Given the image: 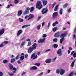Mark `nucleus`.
<instances>
[{
  "instance_id": "f257e3e1",
  "label": "nucleus",
  "mask_w": 76,
  "mask_h": 76,
  "mask_svg": "<svg viewBox=\"0 0 76 76\" xmlns=\"http://www.w3.org/2000/svg\"><path fill=\"white\" fill-rule=\"evenodd\" d=\"M37 47V44L36 43L33 44L32 47H31L28 48V53H31V52H32L33 50L36 49Z\"/></svg>"
},
{
  "instance_id": "f03ea898",
  "label": "nucleus",
  "mask_w": 76,
  "mask_h": 76,
  "mask_svg": "<svg viewBox=\"0 0 76 76\" xmlns=\"http://www.w3.org/2000/svg\"><path fill=\"white\" fill-rule=\"evenodd\" d=\"M68 34L67 32L66 31L64 34H62L60 36V38L61 39L60 40V42L61 44L63 42V41L64 40V37L66 35H67Z\"/></svg>"
},
{
  "instance_id": "7ed1b4c3",
  "label": "nucleus",
  "mask_w": 76,
  "mask_h": 76,
  "mask_svg": "<svg viewBox=\"0 0 76 76\" xmlns=\"http://www.w3.org/2000/svg\"><path fill=\"white\" fill-rule=\"evenodd\" d=\"M36 8H38L39 10H41L42 7V5H41V2L40 1H38L37 2L36 5Z\"/></svg>"
},
{
  "instance_id": "20e7f679",
  "label": "nucleus",
  "mask_w": 76,
  "mask_h": 76,
  "mask_svg": "<svg viewBox=\"0 0 76 76\" xmlns=\"http://www.w3.org/2000/svg\"><path fill=\"white\" fill-rule=\"evenodd\" d=\"M57 14L58 13L57 12H54L53 14V17L52 18V19H54V18H56L57 16Z\"/></svg>"
},
{
  "instance_id": "39448f33",
  "label": "nucleus",
  "mask_w": 76,
  "mask_h": 76,
  "mask_svg": "<svg viewBox=\"0 0 76 76\" xmlns=\"http://www.w3.org/2000/svg\"><path fill=\"white\" fill-rule=\"evenodd\" d=\"M48 12V10L47 8H44L43 9L42 11V14H44V13H46Z\"/></svg>"
},
{
  "instance_id": "423d86ee",
  "label": "nucleus",
  "mask_w": 76,
  "mask_h": 76,
  "mask_svg": "<svg viewBox=\"0 0 76 76\" xmlns=\"http://www.w3.org/2000/svg\"><path fill=\"white\" fill-rule=\"evenodd\" d=\"M60 71L61 75H63L65 72V70L62 69H60Z\"/></svg>"
},
{
  "instance_id": "0eeeda50",
  "label": "nucleus",
  "mask_w": 76,
  "mask_h": 76,
  "mask_svg": "<svg viewBox=\"0 0 76 76\" xmlns=\"http://www.w3.org/2000/svg\"><path fill=\"white\" fill-rule=\"evenodd\" d=\"M61 34V32H58L57 33H56L55 34V37H58L60 36V35Z\"/></svg>"
},
{
  "instance_id": "6e6552de",
  "label": "nucleus",
  "mask_w": 76,
  "mask_h": 76,
  "mask_svg": "<svg viewBox=\"0 0 76 76\" xmlns=\"http://www.w3.org/2000/svg\"><path fill=\"white\" fill-rule=\"evenodd\" d=\"M57 53L59 54V56H61L62 55V53H61V49H59L57 52Z\"/></svg>"
},
{
  "instance_id": "1a4fd4ad",
  "label": "nucleus",
  "mask_w": 76,
  "mask_h": 76,
  "mask_svg": "<svg viewBox=\"0 0 76 76\" xmlns=\"http://www.w3.org/2000/svg\"><path fill=\"white\" fill-rule=\"evenodd\" d=\"M34 17V16L32 14H30L28 16V20H30V19H32Z\"/></svg>"
},
{
  "instance_id": "9d476101",
  "label": "nucleus",
  "mask_w": 76,
  "mask_h": 76,
  "mask_svg": "<svg viewBox=\"0 0 76 76\" xmlns=\"http://www.w3.org/2000/svg\"><path fill=\"white\" fill-rule=\"evenodd\" d=\"M37 57V56L36 55L35 56V54L34 53H33L31 56V58H33V60H35V58H36Z\"/></svg>"
},
{
  "instance_id": "9b49d317",
  "label": "nucleus",
  "mask_w": 76,
  "mask_h": 76,
  "mask_svg": "<svg viewBox=\"0 0 76 76\" xmlns=\"http://www.w3.org/2000/svg\"><path fill=\"white\" fill-rule=\"evenodd\" d=\"M23 32V30H19L18 31V32L17 34V36H19V35H20V34H21Z\"/></svg>"
},
{
  "instance_id": "f8f14e48",
  "label": "nucleus",
  "mask_w": 76,
  "mask_h": 76,
  "mask_svg": "<svg viewBox=\"0 0 76 76\" xmlns=\"http://www.w3.org/2000/svg\"><path fill=\"white\" fill-rule=\"evenodd\" d=\"M45 38L42 39H40L38 41V42L43 43L45 42Z\"/></svg>"
},
{
  "instance_id": "ddd939ff",
  "label": "nucleus",
  "mask_w": 76,
  "mask_h": 76,
  "mask_svg": "<svg viewBox=\"0 0 76 76\" xmlns=\"http://www.w3.org/2000/svg\"><path fill=\"white\" fill-rule=\"evenodd\" d=\"M45 61L46 63H50L51 62V59L49 58L47 59Z\"/></svg>"
},
{
  "instance_id": "4468645a",
  "label": "nucleus",
  "mask_w": 76,
  "mask_h": 76,
  "mask_svg": "<svg viewBox=\"0 0 76 76\" xmlns=\"http://www.w3.org/2000/svg\"><path fill=\"white\" fill-rule=\"evenodd\" d=\"M22 13V10L19 11L18 12V16H20Z\"/></svg>"
},
{
  "instance_id": "2eb2a0df",
  "label": "nucleus",
  "mask_w": 76,
  "mask_h": 76,
  "mask_svg": "<svg viewBox=\"0 0 76 76\" xmlns=\"http://www.w3.org/2000/svg\"><path fill=\"white\" fill-rule=\"evenodd\" d=\"M73 56L74 58H75L76 57V53L75 52V51H73L71 52V55H73Z\"/></svg>"
},
{
  "instance_id": "dca6fc26",
  "label": "nucleus",
  "mask_w": 76,
  "mask_h": 76,
  "mask_svg": "<svg viewBox=\"0 0 76 76\" xmlns=\"http://www.w3.org/2000/svg\"><path fill=\"white\" fill-rule=\"evenodd\" d=\"M4 32V29H2L0 30V35H3Z\"/></svg>"
},
{
  "instance_id": "f3484780",
  "label": "nucleus",
  "mask_w": 76,
  "mask_h": 76,
  "mask_svg": "<svg viewBox=\"0 0 76 76\" xmlns=\"http://www.w3.org/2000/svg\"><path fill=\"white\" fill-rule=\"evenodd\" d=\"M31 26V24L26 25L22 26V28H23V29L24 28H27V27H28V26Z\"/></svg>"
},
{
  "instance_id": "a211bd4d",
  "label": "nucleus",
  "mask_w": 76,
  "mask_h": 76,
  "mask_svg": "<svg viewBox=\"0 0 76 76\" xmlns=\"http://www.w3.org/2000/svg\"><path fill=\"white\" fill-rule=\"evenodd\" d=\"M37 69V67L35 66L31 67L30 68V70H36Z\"/></svg>"
},
{
  "instance_id": "6ab92c4d",
  "label": "nucleus",
  "mask_w": 76,
  "mask_h": 76,
  "mask_svg": "<svg viewBox=\"0 0 76 76\" xmlns=\"http://www.w3.org/2000/svg\"><path fill=\"white\" fill-rule=\"evenodd\" d=\"M59 14L60 15H63V9L62 8H61L59 12Z\"/></svg>"
},
{
  "instance_id": "aec40b11",
  "label": "nucleus",
  "mask_w": 76,
  "mask_h": 76,
  "mask_svg": "<svg viewBox=\"0 0 76 76\" xmlns=\"http://www.w3.org/2000/svg\"><path fill=\"white\" fill-rule=\"evenodd\" d=\"M9 66L10 70H12L13 68V66L11 64H9Z\"/></svg>"
},
{
  "instance_id": "412c9836",
  "label": "nucleus",
  "mask_w": 76,
  "mask_h": 76,
  "mask_svg": "<svg viewBox=\"0 0 76 76\" xmlns=\"http://www.w3.org/2000/svg\"><path fill=\"white\" fill-rule=\"evenodd\" d=\"M47 1H43V6L47 5Z\"/></svg>"
},
{
  "instance_id": "4be33fe9",
  "label": "nucleus",
  "mask_w": 76,
  "mask_h": 76,
  "mask_svg": "<svg viewBox=\"0 0 76 76\" xmlns=\"http://www.w3.org/2000/svg\"><path fill=\"white\" fill-rule=\"evenodd\" d=\"M41 25L39 24L38 25L37 27V30H39L41 29Z\"/></svg>"
},
{
  "instance_id": "5701e85b",
  "label": "nucleus",
  "mask_w": 76,
  "mask_h": 76,
  "mask_svg": "<svg viewBox=\"0 0 76 76\" xmlns=\"http://www.w3.org/2000/svg\"><path fill=\"white\" fill-rule=\"evenodd\" d=\"M8 61L7 60H5L3 61V63L4 64H6V63H8Z\"/></svg>"
},
{
  "instance_id": "b1692460",
  "label": "nucleus",
  "mask_w": 76,
  "mask_h": 76,
  "mask_svg": "<svg viewBox=\"0 0 76 76\" xmlns=\"http://www.w3.org/2000/svg\"><path fill=\"white\" fill-rule=\"evenodd\" d=\"M58 23L57 21L55 22L54 23H53V26H56L57 24H58Z\"/></svg>"
},
{
  "instance_id": "393cba45",
  "label": "nucleus",
  "mask_w": 76,
  "mask_h": 76,
  "mask_svg": "<svg viewBox=\"0 0 76 76\" xmlns=\"http://www.w3.org/2000/svg\"><path fill=\"white\" fill-rule=\"evenodd\" d=\"M75 60L73 61L71 63V67H74V64H75Z\"/></svg>"
},
{
  "instance_id": "a878e982",
  "label": "nucleus",
  "mask_w": 76,
  "mask_h": 76,
  "mask_svg": "<svg viewBox=\"0 0 76 76\" xmlns=\"http://www.w3.org/2000/svg\"><path fill=\"white\" fill-rule=\"evenodd\" d=\"M16 60L15 58H12L11 59V63H13V62H14V61H15Z\"/></svg>"
},
{
  "instance_id": "bb28decb",
  "label": "nucleus",
  "mask_w": 76,
  "mask_h": 76,
  "mask_svg": "<svg viewBox=\"0 0 76 76\" xmlns=\"http://www.w3.org/2000/svg\"><path fill=\"white\" fill-rule=\"evenodd\" d=\"M53 47L55 48H56L58 47V45L56 44H54L53 45Z\"/></svg>"
},
{
  "instance_id": "cd10ccee",
  "label": "nucleus",
  "mask_w": 76,
  "mask_h": 76,
  "mask_svg": "<svg viewBox=\"0 0 76 76\" xmlns=\"http://www.w3.org/2000/svg\"><path fill=\"white\" fill-rule=\"evenodd\" d=\"M28 12L29 11H27V10H26V11L24 12V15H26L28 14Z\"/></svg>"
},
{
  "instance_id": "c85d7f7f",
  "label": "nucleus",
  "mask_w": 76,
  "mask_h": 76,
  "mask_svg": "<svg viewBox=\"0 0 76 76\" xmlns=\"http://www.w3.org/2000/svg\"><path fill=\"white\" fill-rule=\"evenodd\" d=\"M19 20L20 22H22L24 20L22 18H19Z\"/></svg>"
},
{
  "instance_id": "c756f323",
  "label": "nucleus",
  "mask_w": 76,
  "mask_h": 76,
  "mask_svg": "<svg viewBox=\"0 0 76 76\" xmlns=\"http://www.w3.org/2000/svg\"><path fill=\"white\" fill-rule=\"evenodd\" d=\"M60 69H57L56 70V73L57 74H59L60 73Z\"/></svg>"
},
{
  "instance_id": "7c9ffc66",
  "label": "nucleus",
  "mask_w": 76,
  "mask_h": 76,
  "mask_svg": "<svg viewBox=\"0 0 76 76\" xmlns=\"http://www.w3.org/2000/svg\"><path fill=\"white\" fill-rule=\"evenodd\" d=\"M31 45V41L28 42V44L27 46L28 47H29V46H30V45Z\"/></svg>"
},
{
  "instance_id": "2f4dec72",
  "label": "nucleus",
  "mask_w": 76,
  "mask_h": 76,
  "mask_svg": "<svg viewBox=\"0 0 76 76\" xmlns=\"http://www.w3.org/2000/svg\"><path fill=\"white\" fill-rule=\"evenodd\" d=\"M58 39L57 38H55L53 39V41L54 42H57Z\"/></svg>"
},
{
  "instance_id": "473e14b6",
  "label": "nucleus",
  "mask_w": 76,
  "mask_h": 76,
  "mask_svg": "<svg viewBox=\"0 0 76 76\" xmlns=\"http://www.w3.org/2000/svg\"><path fill=\"white\" fill-rule=\"evenodd\" d=\"M73 74H74V72H72L69 74V76H72L73 75Z\"/></svg>"
},
{
  "instance_id": "72a5a7b5",
  "label": "nucleus",
  "mask_w": 76,
  "mask_h": 76,
  "mask_svg": "<svg viewBox=\"0 0 76 76\" xmlns=\"http://www.w3.org/2000/svg\"><path fill=\"white\" fill-rule=\"evenodd\" d=\"M15 4H17L19 3V0H15L14 1Z\"/></svg>"
},
{
  "instance_id": "f704fd0d",
  "label": "nucleus",
  "mask_w": 76,
  "mask_h": 76,
  "mask_svg": "<svg viewBox=\"0 0 76 76\" xmlns=\"http://www.w3.org/2000/svg\"><path fill=\"white\" fill-rule=\"evenodd\" d=\"M58 5H56V6L54 10L55 11H56L57 10V9L58 8Z\"/></svg>"
},
{
  "instance_id": "c9c22d12",
  "label": "nucleus",
  "mask_w": 76,
  "mask_h": 76,
  "mask_svg": "<svg viewBox=\"0 0 76 76\" xmlns=\"http://www.w3.org/2000/svg\"><path fill=\"white\" fill-rule=\"evenodd\" d=\"M68 5V4H65L63 6L64 8H66V7H67Z\"/></svg>"
},
{
  "instance_id": "e433bc0d",
  "label": "nucleus",
  "mask_w": 76,
  "mask_h": 76,
  "mask_svg": "<svg viewBox=\"0 0 76 76\" xmlns=\"http://www.w3.org/2000/svg\"><path fill=\"white\" fill-rule=\"evenodd\" d=\"M20 59L21 60H23L24 59V56H21L20 57Z\"/></svg>"
},
{
  "instance_id": "4c0bfd02",
  "label": "nucleus",
  "mask_w": 76,
  "mask_h": 76,
  "mask_svg": "<svg viewBox=\"0 0 76 76\" xmlns=\"http://www.w3.org/2000/svg\"><path fill=\"white\" fill-rule=\"evenodd\" d=\"M33 10H34V7H31V10H30V12H32Z\"/></svg>"
},
{
  "instance_id": "58836bf2",
  "label": "nucleus",
  "mask_w": 76,
  "mask_h": 76,
  "mask_svg": "<svg viewBox=\"0 0 76 76\" xmlns=\"http://www.w3.org/2000/svg\"><path fill=\"white\" fill-rule=\"evenodd\" d=\"M56 31H57V28L56 27H55L53 28V31L54 32H56Z\"/></svg>"
},
{
  "instance_id": "ea45409f",
  "label": "nucleus",
  "mask_w": 76,
  "mask_h": 76,
  "mask_svg": "<svg viewBox=\"0 0 76 76\" xmlns=\"http://www.w3.org/2000/svg\"><path fill=\"white\" fill-rule=\"evenodd\" d=\"M47 37V34H44L42 35L43 38H45Z\"/></svg>"
},
{
  "instance_id": "a19ab883",
  "label": "nucleus",
  "mask_w": 76,
  "mask_h": 76,
  "mask_svg": "<svg viewBox=\"0 0 76 76\" xmlns=\"http://www.w3.org/2000/svg\"><path fill=\"white\" fill-rule=\"evenodd\" d=\"M8 41H5L3 42V43L4 44H8Z\"/></svg>"
},
{
  "instance_id": "79ce46f5",
  "label": "nucleus",
  "mask_w": 76,
  "mask_h": 76,
  "mask_svg": "<svg viewBox=\"0 0 76 76\" xmlns=\"http://www.w3.org/2000/svg\"><path fill=\"white\" fill-rule=\"evenodd\" d=\"M4 46V44L3 43H1V45H0V48L1 47H3Z\"/></svg>"
},
{
  "instance_id": "37998d69",
  "label": "nucleus",
  "mask_w": 76,
  "mask_h": 76,
  "mask_svg": "<svg viewBox=\"0 0 76 76\" xmlns=\"http://www.w3.org/2000/svg\"><path fill=\"white\" fill-rule=\"evenodd\" d=\"M26 43V42H24L21 43V45L22 46H23V45H25V44Z\"/></svg>"
},
{
  "instance_id": "c03bdc74",
  "label": "nucleus",
  "mask_w": 76,
  "mask_h": 76,
  "mask_svg": "<svg viewBox=\"0 0 76 76\" xmlns=\"http://www.w3.org/2000/svg\"><path fill=\"white\" fill-rule=\"evenodd\" d=\"M36 66H40V64L39 63H36L34 64Z\"/></svg>"
},
{
  "instance_id": "a18cd8bd",
  "label": "nucleus",
  "mask_w": 76,
  "mask_h": 76,
  "mask_svg": "<svg viewBox=\"0 0 76 76\" xmlns=\"http://www.w3.org/2000/svg\"><path fill=\"white\" fill-rule=\"evenodd\" d=\"M41 18V16H39L37 18V20H39Z\"/></svg>"
},
{
  "instance_id": "49530a36",
  "label": "nucleus",
  "mask_w": 76,
  "mask_h": 76,
  "mask_svg": "<svg viewBox=\"0 0 76 76\" xmlns=\"http://www.w3.org/2000/svg\"><path fill=\"white\" fill-rule=\"evenodd\" d=\"M68 12L69 13H70L71 12V9L69 8L68 10Z\"/></svg>"
},
{
  "instance_id": "de8ad7c7",
  "label": "nucleus",
  "mask_w": 76,
  "mask_h": 76,
  "mask_svg": "<svg viewBox=\"0 0 76 76\" xmlns=\"http://www.w3.org/2000/svg\"><path fill=\"white\" fill-rule=\"evenodd\" d=\"M56 4V2H55L54 3V4H53L52 5V8H54V6H55V4Z\"/></svg>"
},
{
  "instance_id": "09e8293b",
  "label": "nucleus",
  "mask_w": 76,
  "mask_h": 76,
  "mask_svg": "<svg viewBox=\"0 0 76 76\" xmlns=\"http://www.w3.org/2000/svg\"><path fill=\"white\" fill-rule=\"evenodd\" d=\"M56 58H57V57H56L55 58H53L52 60V61L54 62L56 61Z\"/></svg>"
},
{
  "instance_id": "8fccbe9b",
  "label": "nucleus",
  "mask_w": 76,
  "mask_h": 76,
  "mask_svg": "<svg viewBox=\"0 0 76 76\" xmlns=\"http://www.w3.org/2000/svg\"><path fill=\"white\" fill-rule=\"evenodd\" d=\"M3 73L1 72H0V76H3Z\"/></svg>"
},
{
  "instance_id": "3c124183",
  "label": "nucleus",
  "mask_w": 76,
  "mask_h": 76,
  "mask_svg": "<svg viewBox=\"0 0 76 76\" xmlns=\"http://www.w3.org/2000/svg\"><path fill=\"white\" fill-rule=\"evenodd\" d=\"M51 51V49H48V50H46L45 51V53H46V52H48V51Z\"/></svg>"
},
{
  "instance_id": "603ef678",
  "label": "nucleus",
  "mask_w": 76,
  "mask_h": 76,
  "mask_svg": "<svg viewBox=\"0 0 76 76\" xmlns=\"http://www.w3.org/2000/svg\"><path fill=\"white\" fill-rule=\"evenodd\" d=\"M50 22H49L48 23V28L49 27H50Z\"/></svg>"
},
{
  "instance_id": "864d4df0",
  "label": "nucleus",
  "mask_w": 76,
  "mask_h": 76,
  "mask_svg": "<svg viewBox=\"0 0 76 76\" xmlns=\"http://www.w3.org/2000/svg\"><path fill=\"white\" fill-rule=\"evenodd\" d=\"M29 10H30V8H28V7L26 9V10H27L28 12H29Z\"/></svg>"
},
{
  "instance_id": "5fc2aeb1",
  "label": "nucleus",
  "mask_w": 76,
  "mask_h": 76,
  "mask_svg": "<svg viewBox=\"0 0 76 76\" xmlns=\"http://www.w3.org/2000/svg\"><path fill=\"white\" fill-rule=\"evenodd\" d=\"M10 6L9 5H8L7 7V9H10Z\"/></svg>"
},
{
  "instance_id": "6e6d98bb",
  "label": "nucleus",
  "mask_w": 76,
  "mask_h": 76,
  "mask_svg": "<svg viewBox=\"0 0 76 76\" xmlns=\"http://www.w3.org/2000/svg\"><path fill=\"white\" fill-rule=\"evenodd\" d=\"M9 75H10V76H13V73H10L9 74Z\"/></svg>"
},
{
  "instance_id": "4d7b16f0",
  "label": "nucleus",
  "mask_w": 76,
  "mask_h": 76,
  "mask_svg": "<svg viewBox=\"0 0 76 76\" xmlns=\"http://www.w3.org/2000/svg\"><path fill=\"white\" fill-rule=\"evenodd\" d=\"M28 57V54H26L25 55V58H27Z\"/></svg>"
},
{
  "instance_id": "13d9d810",
  "label": "nucleus",
  "mask_w": 76,
  "mask_h": 76,
  "mask_svg": "<svg viewBox=\"0 0 76 76\" xmlns=\"http://www.w3.org/2000/svg\"><path fill=\"white\" fill-rule=\"evenodd\" d=\"M51 72V70H48L47 71V72H48V73H49Z\"/></svg>"
},
{
  "instance_id": "bf43d9fd",
  "label": "nucleus",
  "mask_w": 76,
  "mask_h": 76,
  "mask_svg": "<svg viewBox=\"0 0 76 76\" xmlns=\"http://www.w3.org/2000/svg\"><path fill=\"white\" fill-rule=\"evenodd\" d=\"M74 33H76V27L74 29Z\"/></svg>"
},
{
  "instance_id": "052dcab7",
  "label": "nucleus",
  "mask_w": 76,
  "mask_h": 76,
  "mask_svg": "<svg viewBox=\"0 0 76 76\" xmlns=\"http://www.w3.org/2000/svg\"><path fill=\"white\" fill-rule=\"evenodd\" d=\"M17 63H18V64H20V63H21V62H20V61H17Z\"/></svg>"
},
{
  "instance_id": "680f3d73",
  "label": "nucleus",
  "mask_w": 76,
  "mask_h": 76,
  "mask_svg": "<svg viewBox=\"0 0 76 76\" xmlns=\"http://www.w3.org/2000/svg\"><path fill=\"white\" fill-rule=\"evenodd\" d=\"M73 37V38H74V39L76 38V35H75V34H74Z\"/></svg>"
},
{
  "instance_id": "e2e57ef3",
  "label": "nucleus",
  "mask_w": 76,
  "mask_h": 76,
  "mask_svg": "<svg viewBox=\"0 0 76 76\" xmlns=\"http://www.w3.org/2000/svg\"><path fill=\"white\" fill-rule=\"evenodd\" d=\"M16 59V60H18V59L19 58V56H17L15 58Z\"/></svg>"
},
{
  "instance_id": "0e129e2a",
  "label": "nucleus",
  "mask_w": 76,
  "mask_h": 76,
  "mask_svg": "<svg viewBox=\"0 0 76 76\" xmlns=\"http://www.w3.org/2000/svg\"><path fill=\"white\" fill-rule=\"evenodd\" d=\"M26 74V72H23L22 74H21V75H25Z\"/></svg>"
},
{
  "instance_id": "69168bd1",
  "label": "nucleus",
  "mask_w": 76,
  "mask_h": 76,
  "mask_svg": "<svg viewBox=\"0 0 76 76\" xmlns=\"http://www.w3.org/2000/svg\"><path fill=\"white\" fill-rule=\"evenodd\" d=\"M69 50H72V48L71 47H69Z\"/></svg>"
},
{
  "instance_id": "338daca9",
  "label": "nucleus",
  "mask_w": 76,
  "mask_h": 76,
  "mask_svg": "<svg viewBox=\"0 0 76 76\" xmlns=\"http://www.w3.org/2000/svg\"><path fill=\"white\" fill-rule=\"evenodd\" d=\"M28 18V16L26 15L25 17V19H27V18Z\"/></svg>"
},
{
  "instance_id": "774afa93",
  "label": "nucleus",
  "mask_w": 76,
  "mask_h": 76,
  "mask_svg": "<svg viewBox=\"0 0 76 76\" xmlns=\"http://www.w3.org/2000/svg\"><path fill=\"white\" fill-rule=\"evenodd\" d=\"M31 41V39H26V41Z\"/></svg>"
}]
</instances>
